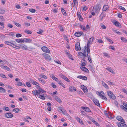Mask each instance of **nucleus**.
<instances>
[{"instance_id":"nucleus-10","label":"nucleus","mask_w":127,"mask_h":127,"mask_svg":"<svg viewBox=\"0 0 127 127\" xmlns=\"http://www.w3.org/2000/svg\"><path fill=\"white\" fill-rule=\"evenodd\" d=\"M75 48L76 50L77 51H80L81 50V47L79 42H77L75 44Z\"/></svg>"},{"instance_id":"nucleus-24","label":"nucleus","mask_w":127,"mask_h":127,"mask_svg":"<svg viewBox=\"0 0 127 127\" xmlns=\"http://www.w3.org/2000/svg\"><path fill=\"white\" fill-rule=\"evenodd\" d=\"M81 69L82 70L86 72H89L88 69L85 67L82 66L81 67Z\"/></svg>"},{"instance_id":"nucleus-25","label":"nucleus","mask_w":127,"mask_h":127,"mask_svg":"<svg viewBox=\"0 0 127 127\" xmlns=\"http://www.w3.org/2000/svg\"><path fill=\"white\" fill-rule=\"evenodd\" d=\"M73 7L75 8L77 7V0H73Z\"/></svg>"},{"instance_id":"nucleus-56","label":"nucleus","mask_w":127,"mask_h":127,"mask_svg":"<svg viewBox=\"0 0 127 127\" xmlns=\"http://www.w3.org/2000/svg\"><path fill=\"white\" fill-rule=\"evenodd\" d=\"M81 65H82V66H85L86 65V63L84 61L83 62H82L81 63Z\"/></svg>"},{"instance_id":"nucleus-44","label":"nucleus","mask_w":127,"mask_h":127,"mask_svg":"<svg viewBox=\"0 0 127 127\" xmlns=\"http://www.w3.org/2000/svg\"><path fill=\"white\" fill-rule=\"evenodd\" d=\"M29 11L32 13H34L35 12V10L33 8H30L29 9Z\"/></svg>"},{"instance_id":"nucleus-3","label":"nucleus","mask_w":127,"mask_h":127,"mask_svg":"<svg viewBox=\"0 0 127 127\" xmlns=\"http://www.w3.org/2000/svg\"><path fill=\"white\" fill-rule=\"evenodd\" d=\"M116 124L118 127H126L127 125L125 124L120 122H118Z\"/></svg>"},{"instance_id":"nucleus-27","label":"nucleus","mask_w":127,"mask_h":127,"mask_svg":"<svg viewBox=\"0 0 127 127\" xmlns=\"http://www.w3.org/2000/svg\"><path fill=\"white\" fill-rule=\"evenodd\" d=\"M24 41L26 43H31L32 41L31 39H28L27 38H24Z\"/></svg>"},{"instance_id":"nucleus-22","label":"nucleus","mask_w":127,"mask_h":127,"mask_svg":"<svg viewBox=\"0 0 127 127\" xmlns=\"http://www.w3.org/2000/svg\"><path fill=\"white\" fill-rule=\"evenodd\" d=\"M69 90L70 92H75L76 91V89L75 87L72 86L69 87Z\"/></svg>"},{"instance_id":"nucleus-60","label":"nucleus","mask_w":127,"mask_h":127,"mask_svg":"<svg viewBox=\"0 0 127 127\" xmlns=\"http://www.w3.org/2000/svg\"><path fill=\"white\" fill-rule=\"evenodd\" d=\"M97 42L98 43H102L103 42L102 40L100 39H97Z\"/></svg>"},{"instance_id":"nucleus-38","label":"nucleus","mask_w":127,"mask_h":127,"mask_svg":"<svg viewBox=\"0 0 127 127\" xmlns=\"http://www.w3.org/2000/svg\"><path fill=\"white\" fill-rule=\"evenodd\" d=\"M78 54L80 56H84V57H86V54H84L83 53L81 52H79Z\"/></svg>"},{"instance_id":"nucleus-62","label":"nucleus","mask_w":127,"mask_h":127,"mask_svg":"<svg viewBox=\"0 0 127 127\" xmlns=\"http://www.w3.org/2000/svg\"><path fill=\"white\" fill-rule=\"evenodd\" d=\"M7 26L10 28H12L13 27L12 25L10 23L8 24Z\"/></svg>"},{"instance_id":"nucleus-12","label":"nucleus","mask_w":127,"mask_h":127,"mask_svg":"<svg viewBox=\"0 0 127 127\" xmlns=\"http://www.w3.org/2000/svg\"><path fill=\"white\" fill-rule=\"evenodd\" d=\"M97 94L101 98L106 101L107 100V99L101 93L98 92H97Z\"/></svg>"},{"instance_id":"nucleus-37","label":"nucleus","mask_w":127,"mask_h":127,"mask_svg":"<svg viewBox=\"0 0 127 127\" xmlns=\"http://www.w3.org/2000/svg\"><path fill=\"white\" fill-rule=\"evenodd\" d=\"M58 109L62 112H63L64 110V107H58Z\"/></svg>"},{"instance_id":"nucleus-28","label":"nucleus","mask_w":127,"mask_h":127,"mask_svg":"<svg viewBox=\"0 0 127 127\" xmlns=\"http://www.w3.org/2000/svg\"><path fill=\"white\" fill-rule=\"evenodd\" d=\"M105 15L103 14L102 13L99 17V18L100 20L101 21L105 17Z\"/></svg>"},{"instance_id":"nucleus-61","label":"nucleus","mask_w":127,"mask_h":127,"mask_svg":"<svg viewBox=\"0 0 127 127\" xmlns=\"http://www.w3.org/2000/svg\"><path fill=\"white\" fill-rule=\"evenodd\" d=\"M26 85L28 87H30L31 86V85L30 84V83L28 82H26Z\"/></svg>"},{"instance_id":"nucleus-42","label":"nucleus","mask_w":127,"mask_h":127,"mask_svg":"<svg viewBox=\"0 0 127 127\" xmlns=\"http://www.w3.org/2000/svg\"><path fill=\"white\" fill-rule=\"evenodd\" d=\"M5 44L7 45L11 46V45H12V43L8 41H5Z\"/></svg>"},{"instance_id":"nucleus-51","label":"nucleus","mask_w":127,"mask_h":127,"mask_svg":"<svg viewBox=\"0 0 127 127\" xmlns=\"http://www.w3.org/2000/svg\"><path fill=\"white\" fill-rule=\"evenodd\" d=\"M121 40L123 42H125L127 41V40L126 38L124 37H121Z\"/></svg>"},{"instance_id":"nucleus-63","label":"nucleus","mask_w":127,"mask_h":127,"mask_svg":"<svg viewBox=\"0 0 127 127\" xmlns=\"http://www.w3.org/2000/svg\"><path fill=\"white\" fill-rule=\"evenodd\" d=\"M43 32V30H40L39 31L37 32V33L38 34H41Z\"/></svg>"},{"instance_id":"nucleus-49","label":"nucleus","mask_w":127,"mask_h":127,"mask_svg":"<svg viewBox=\"0 0 127 127\" xmlns=\"http://www.w3.org/2000/svg\"><path fill=\"white\" fill-rule=\"evenodd\" d=\"M103 54L104 56L107 58H109L110 57V56L106 53H103Z\"/></svg>"},{"instance_id":"nucleus-47","label":"nucleus","mask_w":127,"mask_h":127,"mask_svg":"<svg viewBox=\"0 0 127 127\" xmlns=\"http://www.w3.org/2000/svg\"><path fill=\"white\" fill-rule=\"evenodd\" d=\"M113 31L114 32H115V33H117V34H119V35L120 34V33H121L119 31L117 30H115L114 29H113Z\"/></svg>"},{"instance_id":"nucleus-19","label":"nucleus","mask_w":127,"mask_h":127,"mask_svg":"<svg viewBox=\"0 0 127 127\" xmlns=\"http://www.w3.org/2000/svg\"><path fill=\"white\" fill-rule=\"evenodd\" d=\"M20 48L23 50H26L27 49V47L24 44H20Z\"/></svg>"},{"instance_id":"nucleus-41","label":"nucleus","mask_w":127,"mask_h":127,"mask_svg":"<svg viewBox=\"0 0 127 127\" xmlns=\"http://www.w3.org/2000/svg\"><path fill=\"white\" fill-rule=\"evenodd\" d=\"M40 77L42 78H44L45 79H47V76L41 74H40Z\"/></svg>"},{"instance_id":"nucleus-45","label":"nucleus","mask_w":127,"mask_h":127,"mask_svg":"<svg viewBox=\"0 0 127 127\" xmlns=\"http://www.w3.org/2000/svg\"><path fill=\"white\" fill-rule=\"evenodd\" d=\"M39 89L40 90V92H41L42 93H46V91L43 89H42L40 87H38Z\"/></svg>"},{"instance_id":"nucleus-52","label":"nucleus","mask_w":127,"mask_h":127,"mask_svg":"<svg viewBox=\"0 0 127 127\" xmlns=\"http://www.w3.org/2000/svg\"><path fill=\"white\" fill-rule=\"evenodd\" d=\"M51 77L52 78V79L55 80L56 79H57V78H56L53 74H52L51 75Z\"/></svg>"},{"instance_id":"nucleus-54","label":"nucleus","mask_w":127,"mask_h":127,"mask_svg":"<svg viewBox=\"0 0 127 127\" xmlns=\"http://www.w3.org/2000/svg\"><path fill=\"white\" fill-rule=\"evenodd\" d=\"M80 28L82 30H85V27L83 25H80Z\"/></svg>"},{"instance_id":"nucleus-43","label":"nucleus","mask_w":127,"mask_h":127,"mask_svg":"<svg viewBox=\"0 0 127 127\" xmlns=\"http://www.w3.org/2000/svg\"><path fill=\"white\" fill-rule=\"evenodd\" d=\"M58 84L64 88H65L64 85L63 83H62L61 81L59 82Z\"/></svg>"},{"instance_id":"nucleus-9","label":"nucleus","mask_w":127,"mask_h":127,"mask_svg":"<svg viewBox=\"0 0 127 127\" xmlns=\"http://www.w3.org/2000/svg\"><path fill=\"white\" fill-rule=\"evenodd\" d=\"M0 67L2 68L5 70H6L8 71H10V68L6 66L5 65L2 64L0 65Z\"/></svg>"},{"instance_id":"nucleus-8","label":"nucleus","mask_w":127,"mask_h":127,"mask_svg":"<svg viewBox=\"0 0 127 127\" xmlns=\"http://www.w3.org/2000/svg\"><path fill=\"white\" fill-rule=\"evenodd\" d=\"M93 101L94 103L97 106L100 107V104L98 100L95 98L93 99Z\"/></svg>"},{"instance_id":"nucleus-59","label":"nucleus","mask_w":127,"mask_h":127,"mask_svg":"<svg viewBox=\"0 0 127 127\" xmlns=\"http://www.w3.org/2000/svg\"><path fill=\"white\" fill-rule=\"evenodd\" d=\"M15 25L16 26H17L18 27H21V25L19 23H15Z\"/></svg>"},{"instance_id":"nucleus-48","label":"nucleus","mask_w":127,"mask_h":127,"mask_svg":"<svg viewBox=\"0 0 127 127\" xmlns=\"http://www.w3.org/2000/svg\"><path fill=\"white\" fill-rule=\"evenodd\" d=\"M5 10L3 9H1L0 10V13L1 14H4L5 13Z\"/></svg>"},{"instance_id":"nucleus-35","label":"nucleus","mask_w":127,"mask_h":127,"mask_svg":"<svg viewBox=\"0 0 127 127\" xmlns=\"http://www.w3.org/2000/svg\"><path fill=\"white\" fill-rule=\"evenodd\" d=\"M24 32L28 34H31L32 33V32L30 30L27 29L25 30H24Z\"/></svg>"},{"instance_id":"nucleus-4","label":"nucleus","mask_w":127,"mask_h":127,"mask_svg":"<svg viewBox=\"0 0 127 127\" xmlns=\"http://www.w3.org/2000/svg\"><path fill=\"white\" fill-rule=\"evenodd\" d=\"M42 50L44 52L49 53L50 51L48 48L46 47L43 46L41 48Z\"/></svg>"},{"instance_id":"nucleus-40","label":"nucleus","mask_w":127,"mask_h":127,"mask_svg":"<svg viewBox=\"0 0 127 127\" xmlns=\"http://www.w3.org/2000/svg\"><path fill=\"white\" fill-rule=\"evenodd\" d=\"M107 69L108 71H110L113 74H114V72L110 68H108Z\"/></svg>"},{"instance_id":"nucleus-58","label":"nucleus","mask_w":127,"mask_h":127,"mask_svg":"<svg viewBox=\"0 0 127 127\" xmlns=\"http://www.w3.org/2000/svg\"><path fill=\"white\" fill-rule=\"evenodd\" d=\"M22 36L21 34H17L16 35V37H21Z\"/></svg>"},{"instance_id":"nucleus-13","label":"nucleus","mask_w":127,"mask_h":127,"mask_svg":"<svg viewBox=\"0 0 127 127\" xmlns=\"http://www.w3.org/2000/svg\"><path fill=\"white\" fill-rule=\"evenodd\" d=\"M81 88L82 89L84 93H86L88 92V89L84 85H81Z\"/></svg>"},{"instance_id":"nucleus-36","label":"nucleus","mask_w":127,"mask_h":127,"mask_svg":"<svg viewBox=\"0 0 127 127\" xmlns=\"http://www.w3.org/2000/svg\"><path fill=\"white\" fill-rule=\"evenodd\" d=\"M6 91L5 90L1 87H0V92L2 93L3 92H5Z\"/></svg>"},{"instance_id":"nucleus-2","label":"nucleus","mask_w":127,"mask_h":127,"mask_svg":"<svg viewBox=\"0 0 127 127\" xmlns=\"http://www.w3.org/2000/svg\"><path fill=\"white\" fill-rule=\"evenodd\" d=\"M90 47H88V46H85L83 51H82L84 54H86V57L88 56V54L90 53Z\"/></svg>"},{"instance_id":"nucleus-17","label":"nucleus","mask_w":127,"mask_h":127,"mask_svg":"<svg viewBox=\"0 0 127 127\" xmlns=\"http://www.w3.org/2000/svg\"><path fill=\"white\" fill-rule=\"evenodd\" d=\"M77 78L84 80H87V77H86L84 76H82L81 75L78 76H77Z\"/></svg>"},{"instance_id":"nucleus-7","label":"nucleus","mask_w":127,"mask_h":127,"mask_svg":"<svg viewBox=\"0 0 127 127\" xmlns=\"http://www.w3.org/2000/svg\"><path fill=\"white\" fill-rule=\"evenodd\" d=\"M60 77L61 78L65 80L67 82H70V80L68 79V78L66 76L64 75L62 73L60 74Z\"/></svg>"},{"instance_id":"nucleus-29","label":"nucleus","mask_w":127,"mask_h":127,"mask_svg":"<svg viewBox=\"0 0 127 127\" xmlns=\"http://www.w3.org/2000/svg\"><path fill=\"white\" fill-rule=\"evenodd\" d=\"M4 23L2 22H0V28L3 29L4 28Z\"/></svg>"},{"instance_id":"nucleus-32","label":"nucleus","mask_w":127,"mask_h":127,"mask_svg":"<svg viewBox=\"0 0 127 127\" xmlns=\"http://www.w3.org/2000/svg\"><path fill=\"white\" fill-rule=\"evenodd\" d=\"M32 83L34 85H36L38 87H40V86L39 84L36 82L33 81V82H32Z\"/></svg>"},{"instance_id":"nucleus-14","label":"nucleus","mask_w":127,"mask_h":127,"mask_svg":"<svg viewBox=\"0 0 127 127\" xmlns=\"http://www.w3.org/2000/svg\"><path fill=\"white\" fill-rule=\"evenodd\" d=\"M5 116L8 118H11L13 117V115L10 113H7L5 114Z\"/></svg>"},{"instance_id":"nucleus-50","label":"nucleus","mask_w":127,"mask_h":127,"mask_svg":"<svg viewBox=\"0 0 127 127\" xmlns=\"http://www.w3.org/2000/svg\"><path fill=\"white\" fill-rule=\"evenodd\" d=\"M106 38L107 40L111 44H112L113 43V42L109 38L107 37H106Z\"/></svg>"},{"instance_id":"nucleus-21","label":"nucleus","mask_w":127,"mask_h":127,"mask_svg":"<svg viewBox=\"0 0 127 127\" xmlns=\"http://www.w3.org/2000/svg\"><path fill=\"white\" fill-rule=\"evenodd\" d=\"M54 98L58 102L60 103H62V101L58 96H55L54 97Z\"/></svg>"},{"instance_id":"nucleus-55","label":"nucleus","mask_w":127,"mask_h":127,"mask_svg":"<svg viewBox=\"0 0 127 127\" xmlns=\"http://www.w3.org/2000/svg\"><path fill=\"white\" fill-rule=\"evenodd\" d=\"M59 28L61 31L63 32L64 31V29L62 26H59Z\"/></svg>"},{"instance_id":"nucleus-20","label":"nucleus","mask_w":127,"mask_h":127,"mask_svg":"<svg viewBox=\"0 0 127 127\" xmlns=\"http://www.w3.org/2000/svg\"><path fill=\"white\" fill-rule=\"evenodd\" d=\"M82 108L83 110L84 109L85 111L88 112H91V110L89 108L87 107H82Z\"/></svg>"},{"instance_id":"nucleus-23","label":"nucleus","mask_w":127,"mask_h":127,"mask_svg":"<svg viewBox=\"0 0 127 127\" xmlns=\"http://www.w3.org/2000/svg\"><path fill=\"white\" fill-rule=\"evenodd\" d=\"M37 96L40 98L42 99V100H44L45 99V98L44 96V95L42 94V95H37Z\"/></svg>"},{"instance_id":"nucleus-11","label":"nucleus","mask_w":127,"mask_h":127,"mask_svg":"<svg viewBox=\"0 0 127 127\" xmlns=\"http://www.w3.org/2000/svg\"><path fill=\"white\" fill-rule=\"evenodd\" d=\"M93 39L94 40V37H91L89 38V40L87 42V46L88 47H90V45L91 44L92 42Z\"/></svg>"},{"instance_id":"nucleus-31","label":"nucleus","mask_w":127,"mask_h":127,"mask_svg":"<svg viewBox=\"0 0 127 127\" xmlns=\"http://www.w3.org/2000/svg\"><path fill=\"white\" fill-rule=\"evenodd\" d=\"M66 54L68 55V56L69 57V58L71 59L72 60H74L73 58H72V55L70 54L69 52H66Z\"/></svg>"},{"instance_id":"nucleus-1","label":"nucleus","mask_w":127,"mask_h":127,"mask_svg":"<svg viewBox=\"0 0 127 127\" xmlns=\"http://www.w3.org/2000/svg\"><path fill=\"white\" fill-rule=\"evenodd\" d=\"M107 94L109 97L111 99L113 100H115L116 99V96L113 94L112 92L110 91H109L107 92Z\"/></svg>"},{"instance_id":"nucleus-30","label":"nucleus","mask_w":127,"mask_h":127,"mask_svg":"<svg viewBox=\"0 0 127 127\" xmlns=\"http://www.w3.org/2000/svg\"><path fill=\"white\" fill-rule=\"evenodd\" d=\"M61 11L62 13L64 15L66 16L67 15V14L65 10L64 9V8H61Z\"/></svg>"},{"instance_id":"nucleus-53","label":"nucleus","mask_w":127,"mask_h":127,"mask_svg":"<svg viewBox=\"0 0 127 127\" xmlns=\"http://www.w3.org/2000/svg\"><path fill=\"white\" fill-rule=\"evenodd\" d=\"M51 85L52 87L54 88H56L57 86L56 85L53 83H52L51 84Z\"/></svg>"},{"instance_id":"nucleus-34","label":"nucleus","mask_w":127,"mask_h":127,"mask_svg":"<svg viewBox=\"0 0 127 127\" xmlns=\"http://www.w3.org/2000/svg\"><path fill=\"white\" fill-rule=\"evenodd\" d=\"M76 119L79 121V122L81 124H82L83 125L84 123L80 119V118L78 117H77L76 118Z\"/></svg>"},{"instance_id":"nucleus-26","label":"nucleus","mask_w":127,"mask_h":127,"mask_svg":"<svg viewBox=\"0 0 127 127\" xmlns=\"http://www.w3.org/2000/svg\"><path fill=\"white\" fill-rule=\"evenodd\" d=\"M114 25L116 26L119 27H121V26L120 23L118 21H116L114 23Z\"/></svg>"},{"instance_id":"nucleus-64","label":"nucleus","mask_w":127,"mask_h":127,"mask_svg":"<svg viewBox=\"0 0 127 127\" xmlns=\"http://www.w3.org/2000/svg\"><path fill=\"white\" fill-rule=\"evenodd\" d=\"M114 103L116 106L117 107H118V104L117 101H115Z\"/></svg>"},{"instance_id":"nucleus-33","label":"nucleus","mask_w":127,"mask_h":127,"mask_svg":"<svg viewBox=\"0 0 127 127\" xmlns=\"http://www.w3.org/2000/svg\"><path fill=\"white\" fill-rule=\"evenodd\" d=\"M20 111V109L19 108L14 109L13 110V111L15 112L16 113H18Z\"/></svg>"},{"instance_id":"nucleus-18","label":"nucleus","mask_w":127,"mask_h":127,"mask_svg":"<svg viewBox=\"0 0 127 127\" xmlns=\"http://www.w3.org/2000/svg\"><path fill=\"white\" fill-rule=\"evenodd\" d=\"M83 33V32H77L75 34V35L77 37L80 36Z\"/></svg>"},{"instance_id":"nucleus-57","label":"nucleus","mask_w":127,"mask_h":127,"mask_svg":"<svg viewBox=\"0 0 127 127\" xmlns=\"http://www.w3.org/2000/svg\"><path fill=\"white\" fill-rule=\"evenodd\" d=\"M89 119L93 122L94 121H95V120L94 119L91 117H89Z\"/></svg>"},{"instance_id":"nucleus-15","label":"nucleus","mask_w":127,"mask_h":127,"mask_svg":"<svg viewBox=\"0 0 127 127\" xmlns=\"http://www.w3.org/2000/svg\"><path fill=\"white\" fill-rule=\"evenodd\" d=\"M116 119L118 121L122 122L123 123H125L124 120L120 116H119L117 117Z\"/></svg>"},{"instance_id":"nucleus-5","label":"nucleus","mask_w":127,"mask_h":127,"mask_svg":"<svg viewBox=\"0 0 127 127\" xmlns=\"http://www.w3.org/2000/svg\"><path fill=\"white\" fill-rule=\"evenodd\" d=\"M42 55L46 60L47 61H51V58L48 54L44 53Z\"/></svg>"},{"instance_id":"nucleus-39","label":"nucleus","mask_w":127,"mask_h":127,"mask_svg":"<svg viewBox=\"0 0 127 127\" xmlns=\"http://www.w3.org/2000/svg\"><path fill=\"white\" fill-rule=\"evenodd\" d=\"M102 84L105 87V88L107 89H108V87L107 85L105 83L103 82H102Z\"/></svg>"},{"instance_id":"nucleus-46","label":"nucleus","mask_w":127,"mask_h":127,"mask_svg":"<svg viewBox=\"0 0 127 127\" xmlns=\"http://www.w3.org/2000/svg\"><path fill=\"white\" fill-rule=\"evenodd\" d=\"M100 8H93V10L94 11L96 12H97L100 10Z\"/></svg>"},{"instance_id":"nucleus-6","label":"nucleus","mask_w":127,"mask_h":127,"mask_svg":"<svg viewBox=\"0 0 127 127\" xmlns=\"http://www.w3.org/2000/svg\"><path fill=\"white\" fill-rule=\"evenodd\" d=\"M37 89H38V91L37 90H35L34 91H32V93L34 94L35 96L36 95L37 96L38 95H40L41 92H40V90L39 89L38 87Z\"/></svg>"},{"instance_id":"nucleus-16","label":"nucleus","mask_w":127,"mask_h":127,"mask_svg":"<svg viewBox=\"0 0 127 127\" xmlns=\"http://www.w3.org/2000/svg\"><path fill=\"white\" fill-rule=\"evenodd\" d=\"M16 41L19 43H23L24 42V39H15Z\"/></svg>"}]
</instances>
